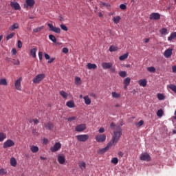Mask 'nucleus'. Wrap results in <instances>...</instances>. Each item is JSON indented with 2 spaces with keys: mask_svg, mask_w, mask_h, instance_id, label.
Segmentation results:
<instances>
[{
  "mask_svg": "<svg viewBox=\"0 0 176 176\" xmlns=\"http://www.w3.org/2000/svg\"><path fill=\"white\" fill-rule=\"evenodd\" d=\"M87 67L88 69H96V68H97V65L93 63H88Z\"/></svg>",
  "mask_w": 176,
  "mask_h": 176,
  "instance_id": "25",
  "label": "nucleus"
},
{
  "mask_svg": "<svg viewBox=\"0 0 176 176\" xmlns=\"http://www.w3.org/2000/svg\"><path fill=\"white\" fill-rule=\"evenodd\" d=\"M99 133H100V134H102V133L105 132V129H104L103 127L100 128L99 129Z\"/></svg>",
  "mask_w": 176,
  "mask_h": 176,
  "instance_id": "60",
  "label": "nucleus"
},
{
  "mask_svg": "<svg viewBox=\"0 0 176 176\" xmlns=\"http://www.w3.org/2000/svg\"><path fill=\"white\" fill-rule=\"evenodd\" d=\"M107 140V135L104 134H100L96 136V140L97 142H105Z\"/></svg>",
  "mask_w": 176,
  "mask_h": 176,
  "instance_id": "6",
  "label": "nucleus"
},
{
  "mask_svg": "<svg viewBox=\"0 0 176 176\" xmlns=\"http://www.w3.org/2000/svg\"><path fill=\"white\" fill-rule=\"evenodd\" d=\"M12 64H14V65H20V60H19L13 59L12 60Z\"/></svg>",
  "mask_w": 176,
  "mask_h": 176,
  "instance_id": "46",
  "label": "nucleus"
},
{
  "mask_svg": "<svg viewBox=\"0 0 176 176\" xmlns=\"http://www.w3.org/2000/svg\"><path fill=\"white\" fill-rule=\"evenodd\" d=\"M172 70H173V72H176V66L175 65V66H173V67H172Z\"/></svg>",
  "mask_w": 176,
  "mask_h": 176,
  "instance_id": "64",
  "label": "nucleus"
},
{
  "mask_svg": "<svg viewBox=\"0 0 176 176\" xmlns=\"http://www.w3.org/2000/svg\"><path fill=\"white\" fill-rule=\"evenodd\" d=\"M23 80V78H19L18 80L15 81L14 86L16 90H19V91H21V81Z\"/></svg>",
  "mask_w": 176,
  "mask_h": 176,
  "instance_id": "11",
  "label": "nucleus"
},
{
  "mask_svg": "<svg viewBox=\"0 0 176 176\" xmlns=\"http://www.w3.org/2000/svg\"><path fill=\"white\" fill-rule=\"evenodd\" d=\"M102 67L103 69H109L112 67V63H102Z\"/></svg>",
  "mask_w": 176,
  "mask_h": 176,
  "instance_id": "14",
  "label": "nucleus"
},
{
  "mask_svg": "<svg viewBox=\"0 0 176 176\" xmlns=\"http://www.w3.org/2000/svg\"><path fill=\"white\" fill-rule=\"evenodd\" d=\"M32 134H34V135H39V133L35 129L32 130Z\"/></svg>",
  "mask_w": 176,
  "mask_h": 176,
  "instance_id": "63",
  "label": "nucleus"
},
{
  "mask_svg": "<svg viewBox=\"0 0 176 176\" xmlns=\"http://www.w3.org/2000/svg\"><path fill=\"white\" fill-rule=\"evenodd\" d=\"M138 83L140 86H142V87H145L146 86V80L142 79L138 81Z\"/></svg>",
  "mask_w": 176,
  "mask_h": 176,
  "instance_id": "23",
  "label": "nucleus"
},
{
  "mask_svg": "<svg viewBox=\"0 0 176 176\" xmlns=\"http://www.w3.org/2000/svg\"><path fill=\"white\" fill-rule=\"evenodd\" d=\"M54 60H56V58H50V60H48V64H52V63H53Z\"/></svg>",
  "mask_w": 176,
  "mask_h": 176,
  "instance_id": "62",
  "label": "nucleus"
},
{
  "mask_svg": "<svg viewBox=\"0 0 176 176\" xmlns=\"http://www.w3.org/2000/svg\"><path fill=\"white\" fill-rule=\"evenodd\" d=\"M44 126H45L46 130H52L53 127H54L53 123H52L50 122L45 123Z\"/></svg>",
  "mask_w": 176,
  "mask_h": 176,
  "instance_id": "16",
  "label": "nucleus"
},
{
  "mask_svg": "<svg viewBox=\"0 0 176 176\" xmlns=\"http://www.w3.org/2000/svg\"><path fill=\"white\" fill-rule=\"evenodd\" d=\"M176 38V32L170 34V36L168 37V41H171L173 39H175Z\"/></svg>",
  "mask_w": 176,
  "mask_h": 176,
  "instance_id": "30",
  "label": "nucleus"
},
{
  "mask_svg": "<svg viewBox=\"0 0 176 176\" xmlns=\"http://www.w3.org/2000/svg\"><path fill=\"white\" fill-rule=\"evenodd\" d=\"M157 97L158 100H164V95H163V94H157Z\"/></svg>",
  "mask_w": 176,
  "mask_h": 176,
  "instance_id": "45",
  "label": "nucleus"
},
{
  "mask_svg": "<svg viewBox=\"0 0 176 176\" xmlns=\"http://www.w3.org/2000/svg\"><path fill=\"white\" fill-rule=\"evenodd\" d=\"M43 30V26L39 27V28H36L35 29L33 30V32H41V30Z\"/></svg>",
  "mask_w": 176,
  "mask_h": 176,
  "instance_id": "43",
  "label": "nucleus"
},
{
  "mask_svg": "<svg viewBox=\"0 0 176 176\" xmlns=\"http://www.w3.org/2000/svg\"><path fill=\"white\" fill-rule=\"evenodd\" d=\"M58 162L60 164H64V163H65V157L63 155H59L58 157Z\"/></svg>",
  "mask_w": 176,
  "mask_h": 176,
  "instance_id": "18",
  "label": "nucleus"
},
{
  "mask_svg": "<svg viewBox=\"0 0 176 176\" xmlns=\"http://www.w3.org/2000/svg\"><path fill=\"white\" fill-rule=\"evenodd\" d=\"M59 149H61V143L60 142L55 143V144L50 148L51 152H57Z\"/></svg>",
  "mask_w": 176,
  "mask_h": 176,
  "instance_id": "7",
  "label": "nucleus"
},
{
  "mask_svg": "<svg viewBox=\"0 0 176 176\" xmlns=\"http://www.w3.org/2000/svg\"><path fill=\"white\" fill-rule=\"evenodd\" d=\"M80 81H81L80 78H79V77H76L75 78L76 85H80Z\"/></svg>",
  "mask_w": 176,
  "mask_h": 176,
  "instance_id": "48",
  "label": "nucleus"
},
{
  "mask_svg": "<svg viewBox=\"0 0 176 176\" xmlns=\"http://www.w3.org/2000/svg\"><path fill=\"white\" fill-rule=\"evenodd\" d=\"M111 129H112L113 130H115V127H116V124H115L114 122H111L110 124Z\"/></svg>",
  "mask_w": 176,
  "mask_h": 176,
  "instance_id": "56",
  "label": "nucleus"
},
{
  "mask_svg": "<svg viewBox=\"0 0 176 176\" xmlns=\"http://www.w3.org/2000/svg\"><path fill=\"white\" fill-rule=\"evenodd\" d=\"M43 53L42 52H38V58L40 60H43Z\"/></svg>",
  "mask_w": 176,
  "mask_h": 176,
  "instance_id": "53",
  "label": "nucleus"
},
{
  "mask_svg": "<svg viewBox=\"0 0 176 176\" xmlns=\"http://www.w3.org/2000/svg\"><path fill=\"white\" fill-rule=\"evenodd\" d=\"M147 71H148V72L155 73L156 72V68H155V67H149L147 68Z\"/></svg>",
  "mask_w": 176,
  "mask_h": 176,
  "instance_id": "41",
  "label": "nucleus"
},
{
  "mask_svg": "<svg viewBox=\"0 0 176 176\" xmlns=\"http://www.w3.org/2000/svg\"><path fill=\"white\" fill-rule=\"evenodd\" d=\"M66 105L68 108H75V102L73 100L67 102Z\"/></svg>",
  "mask_w": 176,
  "mask_h": 176,
  "instance_id": "20",
  "label": "nucleus"
},
{
  "mask_svg": "<svg viewBox=\"0 0 176 176\" xmlns=\"http://www.w3.org/2000/svg\"><path fill=\"white\" fill-rule=\"evenodd\" d=\"M120 137H122V128H120V126H118L116 127V131H113L111 141L107 144L105 148L98 150V153H104V152H107L108 149L111 148V146H115V145L119 142Z\"/></svg>",
  "mask_w": 176,
  "mask_h": 176,
  "instance_id": "1",
  "label": "nucleus"
},
{
  "mask_svg": "<svg viewBox=\"0 0 176 176\" xmlns=\"http://www.w3.org/2000/svg\"><path fill=\"white\" fill-rule=\"evenodd\" d=\"M78 166L81 170H85V168H86V163L83 161H80L78 162Z\"/></svg>",
  "mask_w": 176,
  "mask_h": 176,
  "instance_id": "24",
  "label": "nucleus"
},
{
  "mask_svg": "<svg viewBox=\"0 0 176 176\" xmlns=\"http://www.w3.org/2000/svg\"><path fill=\"white\" fill-rule=\"evenodd\" d=\"M68 52H69V50H68V48L64 47V48L63 49V53L67 54V53H68Z\"/></svg>",
  "mask_w": 176,
  "mask_h": 176,
  "instance_id": "61",
  "label": "nucleus"
},
{
  "mask_svg": "<svg viewBox=\"0 0 176 176\" xmlns=\"http://www.w3.org/2000/svg\"><path fill=\"white\" fill-rule=\"evenodd\" d=\"M129 57V53H126L119 57L120 61H124Z\"/></svg>",
  "mask_w": 176,
  "mask_h": 176,
  "instance_id": "26",
  "label": "nucleus"
},
{
  "mask_svg": "<svg viewBox=\"0 0 176 176\" xmlns=\"http://www.w3.org/2000/svg\"><path fill=\"white\" fill-rule=\"evenodd\" d=\"M30 150L32 152V153H36V152L39 151V148L36 146H32Z\"/></svg>",
  "mask_w": 176,
  "mask_h": 176,
  "instance_id": "28",
  "label": "nucleus"
},
{
  "mask_svg": "<svg viewBox=\"0 0 176 176\" xmlns=\"http://www.w3.org/2000/svg\"><path fill=\"white\" fill-rule=\"evenodd\" d=\"M68 122H72V120H76V117L73 116V117H70L67 119Z\"/></svg>",
  "mask_w": 176,
  "mask_h": 176,
  "instance_id": "54",
  "label": "nucleus"
},
{
  "mask_svg": "<svg viewBox=\"0 0 176 176\" xmlns=\"http://www.w3.org/2000/svg\"><path fill=\"white\" fill-rule=\"evenodd\" d=\"M10 6L11 8H12V9H14V10H20L21 9V7H20V4H19V3L16 1H11Z\"/></svg>",
  "mask_w": 176,
  "mask_h": 176,
  "instance_id": "13",
  "label": "nucleus"
},
{
  "mask_svg": "<svg viewBox=\"0 0 176 176\" xmlns=\"http://www.w3.org/2000/svg\"><path fill=\"white\" fill-rule=\"evenodd\" d=\"M5 174H8V171L6 170V169H3V168L0 169V175H5Z\"/></svg>",
  "mask_w": 176,
  "mask_h": 176,
  "instance_id": "47",
  "label": "nucleus"
},
{
  "mask_svg": "<svg viewBox=\"0 0 176 176\" xmlns=\"http://www.w3.org/2000/svg\"><path fill=\"white\" fill-rule=\"evenodd\" d=\"M0 86H8V81L6 78L0 79Z\"/></svg>",
  "mask_w": 176,
  "mask_h": 176,
  "instance_id": "27",
  "label": "nucleus"
},
{
  "mask_svg": "<svg viewBox=\"0 0 176 176\" xmlns=\"http://www.w3.org/2000/svg\"><path fill=\"white\" fill-rule=\"evenodd\" d=\"M111 162L113 164H118V163H119V159H118V157H113Z\"/></svg>",
  "mask_w": 176,
  "mask_h": 176,
  "instance_id": "40",
  "label": "nucleus"
},
{
  "mask_svg": "<svg viewBox=\"0 0 176 176\" xmlns=\"http://www.w3.org/2000/svg\"><path fill=\"white\" fill-rule=\"evenodd\" d=\"M120 16H116L113 18V21L115 23V24H118V23L120 21Z\"/></svg>",
  "mask_w": 176,
  "mask_h": 176,
  "instance_id": "31",
  "label": "nucleus"
},
{
  "mask_svg": "<svg viewBox=\"0 0 176 176\" xmlns=\"http://www.w3.org/2000/svg\"><path fill=\"white\" fill-rule=\"evenodd\" d=\"M13 36H14V33H11V34H8L6 37L7 41H9V39H12V38H13Z\"/></svg>",
  "mask_w": 176,
  "mask_h": 176,
  "instance_id": "50",
  "label": "nucleus"
},
{
  "mask_svg": "<svg viewBox=\"0 0 176 176\" xmlns=\"http://www.w3.org/2000/svg\"><path fill=\"white\" fill-rule=\"evenodd\" d=\"M83 100H85L86 105H90L91 104V100L89 98V96H84Z\"/></svg>",
  "mask_w": 176,
  "mask_h": 176,
  "instance_id": "19",
  "label": "nucleus"
},
{
  "mask_svg": "<svg viewBox=\"0 0 176 176\" xmlns=\"http://www.w3.org/2000/svg\"><path fill=\"white\" fill-rule=\"evenodd\" d=\"M10 164L12 167H16L17 166V161L16 160V158L11 157L10 159Z\"/></svg>",
  "mask_w": 176,
  "mask_h": 176,
  "instance_id": "22",
  "label": "nucleus"
},
{
  "mask_svg": "<svg viewBox=\"0 0 176 176\" xmlns=\"http://www.w3.org/2000/svg\"><path fill=\"white\" fill-rule=\"evenodd\" d=\"M119 75L121 78H126L127 76V72L126 71L120 72Z\"/></svg>",
  "mask_w": 176,
  "mask_h": 176,
  "instance_id": "37",
  "label": "nucleus"
},
{
  "mask_svg": "<svg viewBox=\"0 0 176 176\" xmlns=\"http://www.w3.org/2000/svg\"><path fill=\"white\" fill-rule=\"evenodd\" d=\"M150 20H160V14L157 12H153L149 16Z\"/></svg>",
  "mask_w": 176,
  "mask_h": 176,
  "instance_id": "12",
  "label": "nucleus"
},
{
  "mask_svg": "<svg viewBox=\"0 0 176 176\" xmlns=\"http://www.w3.org/2000/svg\"><path fill=\"white\" fill-rule=\"evenodd\" d=\"M118 47L115 45H111L109 47V52H118Z\"/></svg>",
  "mask_w": 176,
  "mask_h": 176,
  "instance_id": "34",
  "label": "nucleus"
},
{
  "mask_svg": "<svg viewBox=\"0 0 176 176\" xmlns=\"http://www.w3.org/2000/svg\"><path fill=\"white\" fill-rule=\"evenodd\" d=\"M12 146H14V142L10 139L7 140L3 144V148L4 149L12 148Z\"/></svg>",
  "mask_w": 176,
  "mask_h": 176,
  "instance_id": "2",
  "label": "nucleus"
},
{
  "mask_svg": "<svg viewBox=\"0 0 176 176\" xmlns=\"http://www.w3.org/2000/svg\"><path fill=\"white\" fill-rule=\"evenodd\" d=\"M157 116H159V118H162V116H163V110L162 109H160L157 111Z\"/></svg>",
  "mask_w": 176,
  "mask_h": 176,
  "instance_id": "44",
  "label": "nucleus"
},
{
  "mask_svg": "<svg viewBox=\"0 0 176 176\" xmlns=\"http://www.w3.org/2000/svg\"><path fill=\"white\" fill-rule=\"evenodd\" d=\"M60 28H61V30H63V31H68V28H67L66 25H64V24H61V25H60Z\"/></svg>",
  "mask_w": 176,
  "mask_h": 176,
  "instance_id": "51",
  "label": "nucleus"
},
{
  "mask_svg": "<svg viewBox=\"0 0 176 176\" xmlns=\"http://www.w3.org/2000/svg\"><path fill=\"white\" fill-rule=\"evenodd\" d=\"M142 124H144V120H140L139 122L137 123V126L138 127H141V126H142Z\"/></svg>",
  "mask_w": 176,
  "mask_h": 176,
  "instance_id": "55",
  "label": "nucleus"
},
{
  "mask_svg": "<svg viewBox=\"0 0 176 176\" xmlns=\"http://www.w3.org/2000/svg\"><path fill=\"white\" fill-rule=\"evenodd\" d=\"M38 50V49H36V47L32 48V50H30V55L32 56V57H33V58H36V51Z\"/></svg>",
  "mask_w": 176,
  "mask_h": 176,
  "instance_id": "17",
  "label": "nucleus"
},
{
  "mask_svg": "<svg viewBox=\"0 0 176 176\" xmlns=\"http://www.w3.org/2000/svg\"><path fill=\"white\" fill-rule=\"evenodd\" d=\"M60 95L61 96V97H63V98H67V97H68V94L64 91H60Z\"/></svg>",
  "mask_w": 176,
  "mask_h": 176,
  "instance_id": "36",
  "label": "nucleus"
},
{
  "mask_svg": "<svg viewBox=\"0 0 176 176\" xmlns=\"http://www.w3.org/2000/svg\"><path fill=\"white\" fill-rule=\"evenodd\" d=\"M19 23H15L11 27L9 28L10 31H14V30L19 29Z\"/></svg>",
  "mask_w": 176,
  "mask_h": 176,
  "instance_id": "21",
  "label": "nucleus"
},
{
  "mask_svg": "<svg viewBox=\"0 0 176 176\" xmlns=\"http://www.w3.org/2000/svg\"><path fill=\"white\" fill-rule=\"evenodd\" d=\"M47 26L50 28V31L56 32V34H60L61 32V29H60V28H56V27L53 26V24L48 23Z\"/></svg>",
  "mask_w": 176,
  "mask_h": 176,
  "instance_id": "5",
  "label": "nucleus"
},
{
  "mask_svg": "<svg viewBox=\"0 0 176 176\" xmlns=\"http://www.w3.org/2000/svg\"><path fill=\"white\" fill-rule=\"evenodd\" d=\"M17 46L19 49H21V47H23V43H21V41H18Z\"/></svg>",
  "mask_w": 176,
  "mask_h": 176,
  "instance_id": "52",
  "label": "nucleus"
},
{
  "mask_svg": "<svg viewBox=\"0 0 176 176\" xmlns=\"http://www.w3.org/2000/svg\"><path fill=\"white\" fill-rule=\"evenodd\" d=\"M111 96L113 98H120V94L116 93V92H112Z\"/></svg>",
  "mask_w": 176,
  "mask_h": 176,
  "instance_id": "42",
  "label": "nucleus"
},
{
  "mask_svg": "<svg viewBox=\"0 0 176 176\" xmlns=\"http://www.w3.org/2000/svg\"><path fill=\"white\" fill-rule=\"evenodd\" d=\"M85 129H86V124H80L76 126L75 130H76V131H78V133H82V131H85Z\"/></svg>",
  "mask_w": 176,
  "mask_h": 176,
  "instance_id": "10",
  "label": "nucleus"
},
{
  "mask_svg": "<svg viewBox=\"0 0 176 176\" xmlns=\"http://www.w3.org/2000/svg\"><path fill=\"white\" fill-rule=\"evenodd\" d=\"M140 159L144 162H151V156L149 155H142L140 156Z\"/></svg>",
  "mask_w": 176,
  "mask_h": 176,
  "instance_id": "15",
  "label": "nucleus"
},
{
  "mask_svg": "<svg viewBox=\"0 0 176 176\" xmlns=\"http://www.w3.org/2000/svg\"><path fill=\"white\" fill-rule=\"evenodd\" d=\"M168 89H170L172 91H174V93L176 94V85H174L173 84H170L168 85Z\"/></svg>",
  "mask_w": 176,
  "mask_h": 176,
  "instance_id": "32",
  "label": "nucleus"
},
{
  "mask_svg": "<svg viewBox=\"0 0 176 176\" xmlns=\"http://www.w3.org/2000/svg\"><path fill=\"white\" fill-rule=\"evenodd\" d=\"M49 39L52 41L54 43H57V38H56V36L53 34H50L49 35Z\"/></svg>",
  "mask_w": 176,
  "mask_h": 176,
  "instance_id": "29",
  "label": "nucleus"
},
{
  "mask_svg": "<svg viewBox=\"0 0 176 176\" xmlns=\"http://www.w3.org/2000/svg\"><path fill=\"white\" fill-rule=\"evenodd\" d=\"M76 138L80 142H86L89 140V135H78L76 136Z\"/></svg>",
  "mask_w": 176,
  "mask_h": 176,
  "instance_id": "4",
  "label": "nucleus"
},
{
  "mask_svg": "<svg viewBox=\"0 0 176 176\" xmlns=\"http://www.w3.org/2000/svg\"><path fill=\"white\" fill-rule=\"evenodd\" d=\"M131 81V79L128 77L124 80V85H125L126 86H129L130 85Z\"/></svg>",
  "mask_w": 176,
  "mask_h": 176,
  "instance_id": "33",
  "label": "nucleus"
},
{
  "mask_svg": "<svg viewBox=\"0 0 176 176\" xmlns=\"http://www.w3.org/2000/svg\"><path fill=\"white\" fill-rule=\"evenodd\" d=\"M120 9H121V10H126V9H127V6L126 4H121L120 5Z\"/></svg>",
  "mask_w": 176,
  "mask_h": 176,
  "instance_id": "49",
  "label": "nucleus"
},
{
  "mask_svg": "<svg viewBox=\"0 0 176 176\" xmlns=\"http://www.w3.org/2000/svg\"><path fill=\"white\" fill-rule=\"evenodd\" d=\"M110 71L111 74H116V69L115 67H111V68H110Z\"/></svg>",
  "mask_w": 176,
  "mask_h": 176,
  "instance_id": "57",
  "label": "nucleus"
},
{
  "mask_svg": "<svg viewBox=\"0 0 176 176\" xmlns=\"http://www.w3.org/2000/svg\"><path fill=\"white\" fill-rule=\"evenodd\" d=\"M173 56V48H168L164 52L165 58H170Z\"/></svg>",
  "mask_w": 176,
  "mask_h": 176,
  "instance_id": "8",
  "label": "nucleus"
},
{
  "mask_svg": "<svg viewBox=\"0 0 176 176\" xmlns=\"http://www.w3.org/2000/svg\"><path fill=\"white\" fill-rule=\"evenodd\" d=\"M11 53L14 55L17 54V50H16V48H13L11 51Z\"/></svg>",
  "mask_w": 176,
  "mask_h": 176,
  "instance_id": "58",
  "label": "nucleus"
},
{
  "mask_svg": "<svg viewBox=\"0 0 176 176\" xmlns=\"http://www.w3.org/2000/svg\"><path fill=\"white\" fill-rule=\"evenodd\" d=\"M26 5H24L25 8H34V5H35V0H26L25 1Z\"/></svg>",
  "mask_w": 176,
  "mask_h": 176,
  "instance_id": "9",
  "label": "nucleus"
},
{
  "mask_svg": "<svg viewBox=\"0 0 176 176\" xmlns=\"http://www.w3.org/2000/svg\"><path fill=\"white\" fill-rule=\"evenodd\" d=\"M30 123H34V124H38L39 123V120L38 119H30L29 120Z\"/></svg>",
  "mask_w": 176,
  "mask_h": 176,
  "instance_id": "35",
  "label": "nucleus"
},
{
  "mask_svg": "<svg viewBox=\"0 0 176 176\" xmlns=\"http://www.w3.org/2000/svg\"><path fill=\"white\" fill-rule=\"evenodd\" d=\"M5 139H6V135L3 133H0V142H2Z\"/></svg>",
  "mask_w": 176,
  "mask_h": 176,
  "instance_id": "38",
  "label": "nucleus"
},
{
  "mask_svg": "<svg viewBox=\"0 0 176 176\" xmlns=\"http://www.w3.org/2000/svg\"><path fill=\"white\" fill-rule=\"evenodd\" d=\"M45 60H50V56L47 54V53L44 54Z\"/></svg>",
  "mask_w": 176,
  "mask_h": 176,
  "instance_id": "59",
  "label": "nucleus"
},
{
  "mask_svg": "<svg viewBox=\"0 0 176 176\" xmlns=\"http://www.w3.org/2000/svg\"><path fill=\"white\" fill-rule=\"evenodd\" d=\"M160 32L161 35H166L167 29L164 28L160 30Z\"/></svg>",
  "mask_w": 176,
  "mask_h": 176,
  "instance_id": "39",
  "label": "nucleus"
},
{
  "mask_svg": "<svg viewBox=\"0 0 176 176\" xmlns=\"http://www.w3.org/2000/svg\"><path fill=\"white\" fill-rule=\"evenodd\" d=\"M45 76L44 74H38L36 77L33 79V82L34 83H41L43 79H45Z\"/></svg>",
  "mask_w": 176,
  "mask_h": 176,
  "instance_id": "3",
  "label": "nucleus"
}]
</instances>
